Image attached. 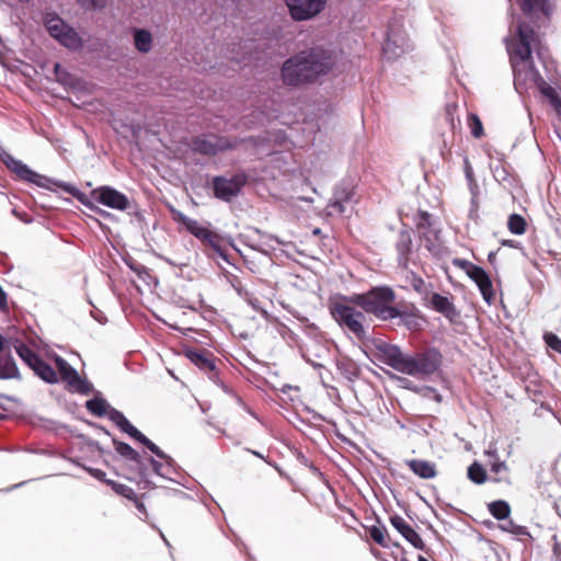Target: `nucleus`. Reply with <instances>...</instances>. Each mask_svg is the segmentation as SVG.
<instances>
[{
	"label": "nucleus",
	"instance_id": "14",
	"mask_svg": "<svg viewBox=\"0 0 561 561\" xmlns=\"http://www.w3.org/2000/svg\"><path fill=\"white\" fill-rule=\"evenodd\" d=\"M55 363L62 380H65L72 390L83 394H88L92 390V385L82 379L66 359L56 356Z\"/></svg>",
	"mask_w": 561,
	"mask_h": 561
},
{
	"label": "nucleus",
	"instance_id": "34",
	"mask_svg": "<svg viewBox=\"0 0 561 561\" xmlns=\"http://www.w3.org/2000/svg\"><path fill=\"white\" fill-rule=\"evenodd\" d=\"M468 126L474 138H481L484 135L482 122L477 114L471 113L468 115Z\"/></svg>",
	"mask_w": 561,
	"mask_h": 561
},
{
	"label": "nucleus",
	"instance_id": "6",
	"mask_svg": "<svg viewBox=\"0 0 561 561\" xmlns=\"http://www.w3.org/2000/svg\"><path fill=\"white\" fill-rule=\"evenodd\" d=\"M394 297L391 288L377 287L366 294L354 296L352 301L380 320H391L396 319L399 314V309L391 306Z\"/></svg>",
	"mask_w": 561,
	"mask_h": 561
},
{
	"label": "nucleus",
	"instance_id": "46",
	"mask_svg": "<svg viewBox=\"0 0 561 561\" xmlns=\"http://www.w3.org/2000/svg\"><path fill=\"white\" fill-rule=\"evenodd\" d=\"M397 379L400 381L401 386L407 388V389H412L414 391H417L416 388H413L412 387V381L407 379V378H403V377H397Z\"/></svg>",
	"mask_w": 561,
	"mask_h": 561
},
{
	"label": "nucleus",
	"instance_id": "39",
	"mask_svg": "<svg viewBox=\"0 0 561 561\" xmlns=\"http://www.w3.org/2000/svg\"><path fill=\"white\" fill-rule=\"evenodd\" d=\"M519 1H520L522 10L525 13H529L535 8L539 7L541 3V0H519Z\"/></svg>",
	"mask_w": 561,
	"mask_h": 561
},
{
	"label": "nucleus",
	"instance_id": "1",
	"mask_svg": "<svg viewBox=\"0 0 561 561\" xmlns=\"http://www.w3.org/2000/svg\"><path fill=\"white\" fill-rule=\"evenodd\" d=\"M511 33L516 34L517 39L507 37L505 42L514 71V85L516 90L520 93L523 90L537 87L561 116V99L533 66L531 49L537 48L538 56H542L541 47L537 44L538 38L535 31L522 22H517L514 26V21H512Z\"/></svg>",
	"mask_w": 561,
	"mask_h": 561
},
{
	"label": "nucleus",
	"instance_id": "43",
	"mask_svg": "<svg viewBox=\"0 0 561 561\" xmlns=\"http://www.w3.org/2000/svg\"><path fill=\"white\" fill-rule=\"evenodd\" d=\"M87 470L95 479H98L100 481H104V482L107 483V480H105V472L104 471H102L100 469H93V468H88Z\"/></svg>",
	"mask_w": 561,
	"mask_h": 561
},
{
	"label": "nucleus",
	"instance_id": "15",
	"mask_svg": "<svg viewBox=\"0 0 561 561\" xmlns=\"http://www.w3.org/2000/svg\"><path fill=\"white\" fill-rule=\"evenodd\" d=\"M244 181L241 176H232V178H216L214 179L213 186L215 191L216 197L222 201H230L232 197L237 196L240 192Z\"/></svg>",
	"mask_w": 561,
	"mask_h": 561
},
{
	"label": "nucleus",
	"instance_id": "3",
	"mask_svg": "<svg viewBox=\"0 0 561 561\" xmlns=\"http://www.w3.org/2000/svg\"><path fill=\"white\" fill-rule=\"evenodd\" d=\"M333 65L334 56L330 50L313 47L286 60L282 68V77L286 84L298 85L328 73Z\"/></svg>",
	"mask_w": 561,
	"mask_h": 561
},
{
	"label": "nucleus",
	"instance_id": "30",
	"mask_svg": "<svg viewBox=\"0 0 561 561\" xmlns=\"http://www.w3.org/2000/svg\"><path fill=\"white\" fill-rule=\"evenodd\" d=\"M468 478L476 484H482L486 481V472L479 462H473L468 468Z\"/></svg>",
	"mask_w": 561,
	"mask_h": 561
},
{
	"label": "nucleus",
	"instance_id": "11",
	"mask_svg": "<svg viewBox=\"0 0 561 561\" xmlns=\"http://www.w3.org/2000/svg\"><path fill=\"white\" fill-rule=\"evenodd\" d=\"M94 201L116 210L130 208V201L126 195L110 186H100L91 192Z\"/></svg>",
	"mask_w": 561,
	"mask_h": 561
},
{
	"label": "nucleus",
	"instance_id": "36",
	"mask_svg": "<svg viewBox=\"0 0 561 561\" xmlns=\"http://www.w3.org/2000/svg\"><path fill=\"white\" fill-rule=\"evenodd\" d=\"M369 535L371 537V539L382 546V547H386L387 543H386V529L383 527H378V526H373L370 529H369Z\"/></svg>",
	"mask_w": 561,
	"mask_h": 561
},
{
	"label": "nucleus",
	"instance_id": "48",
	"mask_svg": "<svg viewBox=\"0 0 561 561\" xmlns=\"http://www.w3.org/2000/svg\"><path fill=\"white\" fill-rule=\"evenodd\" d=\"M424 286V280L420 277H414L413 279V287L415 290L421 291Z\"/></svg>",
	"mask_w": 561,
	"mask_h": 561
},
{
	"label": "nucleus",
	"instance_id": "33",
	"mask_svg": "<svg viewBox=\"0 0 561 561\" xmlns=\"http://www.w3.org/2000/svg\"><path fill=\"white\" fill-rule=\"evenodd\" d=\"M133 438L144 444L150 451H152L160 459H167L169 457L154 443L148 439L141 432L138 431V434H134Z\"/></svg>",
	"mask_w": 561,
	"mask_h": 561
},
{
	"label": "nucleus",
	"instance_id": "42",
	"mask_svg": "<svg viewBox=\"0 0 561 561\" xmlns=\"http://www.w3.org/2000/svg\"><path fill=\"white\" fill-rule=\"evenodd\" d=\"M485 273V271L477 265H473L471 270L468 271L467 275L476 282L479 277H481Z\"/></svg>",
	"mask_w": 561,
	"mask_h": 561
},
{
	"label": "nucleus",
	"instance_id": "40",
	"mask_svg": "<svg viewBox=\"0 0 561 561\" xmlns=\"http://www.w3.org/2000/svg\"><path fill=\"white\" fill-rule=\"evenodd\" d=\"M453 265L465 271L467 274L468 271L471 270L474 264L467 260L456 257L453 260Z\"/></svg>",
	"mask_w": 561,
	"mask_h": 561
},
{
	"label": "nucleus",
	"instance_id": "55",
	"mask_svg": "<svg viewBox=\"0 0 561 561\" xmlns=\"http://www.w3.org/2000/svg\"><path fill=\"white\" fill-rule=\"evenodd\" d=\"M495 255H496L495 252H490L489 253V261L493 262V260L495 259Z\"/></svg>",
	"mask_w": 561,
	"mask_h": 561
},
{
	"label": "nucleus",
	"instance_id": "56",
	"mask_svg": "<svg viewBox=\"0 0 561 561\" xmlns=\"http://www.w3.org/2000/svg\"><path fill=\"white\" fill-rule=\"evenodd\" d=\"M417 561H427L424 557L419 556Z\"/></svg>",
	"mask_w": 561,
	"mask_h": 561
},
{
	"label": "nucleus",
	"instance_id": "54",
	"mask_svg": "<svg viewBox=\"0 0 561 561\" xmlns=\"http://www.w3.org/2000/svg\"><path fill=\"white\" fill-rule=\"evenodd\" d=\"M427 391L430 392H433L434 393V398L437 400V401H440V396L438 393H436V391L432 388H427L426 389Z\"/></svg>",
	"mask_w": 561,
	"mask_h": 561
},
{
	"label": "nucleus",
	"instance_id": "47",
	"mask_svg": "<svg viewBox=\"0 0 561 561\" xmlns=\"http://www.w3.org/2000/svg\"><path fill=\"white\" fill-rule=\"evenodd\" d=\"M397 379L400 381L401 386L407 388V389H412L414 391H417L416 388H413L412 387V381L407 379V378H403V377H397Z\"/></svg>",
	"mask_w": 561,
	"mask_h": 561
},
{
	"label": "nucleus",
	"instance_id": "57",
	"mask_svg": "<svg viewBox=\"0 0 561 561\" xmlns=\"http://www.w3.org/2000/svg\"><path fill=\"white\" fill-rule=\"evenodd\" d=\"M100 214L103 215V216L104 215H108V213H106L105 210H100Z\"/></svg>",
	"mask_w": 561,
	"mask_h": 561
},
{
	"label": "nucleus",
	"instance_id": "29",
	"mask_svg": "<svg viewBox=\"0 0 561 561\" xmlns=\"http://www.w3.org/2000/svg\"><path fill=\"white\" fill-rule=\"evenodd\" d=\"M526 225L525 218L520 215L512 214L508 217L507 227L514 234H523L526 231Z\"/></svg>",
	"mask_w": 561,
	"mask_h": 561
},
{
	"label": "nucleus",
	"instance_id": "60",
	"mask_svg": "<svg viewBox=\"0 0 561 561\" xmlns=\"http://www.w3.org/2000/svg\"><path fill=\"white\" fill-rule=\"evenodd\" d=\"M161 538L163 541H167V538L164 537V535H161Z\"/></svg>",
	"mask_w": 561,
	"mask_h": 561
},
{
	"label": "nucleus",
	"instance_id": "18",
	"mask_svg": "<svg viewBox=\"0 0 561 561\" xmlns=\"http://www.w3.org/2000/svg\"><path fill=\"white\" fill-rule=\"evenodd\" d=\"M353 199V191L345 187L340 186L335 190L333 195V201L329 204V214L330 215H342L347 211L348 206L351 205Z\"/></svg>",
	"mask_w": 561,
	"mask_h": 561
},
{
	"label": "nucleus",
	"instance_id": "51",
	"mask_svg": "<svg viewBox=\"0 0 561 561\" xmlns=\"http://www.w3.org/2000/svg\"><path fill=\"white\" fill-rule=\"evenodd\" d=\"M502 244L506 245V247L515 248L516 247V241H514V240H503Z\"/></svg>",
	"mask_w": 561,
	"mask_h": 561
},
{
	"label": "nucleus",
	"instance_id": "24",
	"mask_svg": "<svg viewBox=\"0 0 561 561\" xmlns=\"http://www.w3.org/2000/svg\"><path fill=\"white\" fill-rule=\"evenodd\" d=\"M412 239L410 233L401 232L397 242V250L399 253V264L403 267L408 265V256L411 251Z\"/></svg>",
	"mask_w": 561,
	"mask_h": 561
},
{
	"label": "nucleus",
	"instance_id": "53",
	"mask_svg": "<svg viewBox=\"0 0 561 561\" xmlns=\"http://www.w3.org/2000/svg\"><path fill=\"white\" fill-rule=\"evenodd\" d=\"M1 297H2V313L5 311V294L4 291L2 290V294H1Z\"/></svg>",
	"mask_w": 561,
	"mask_h": 561
},
{
	"label": "nucleus",
	"instance_id": "58",
	"mask_svg": "<svg viewBox=\"0 0 561 561\" xmlns=\"http://www.w3.org/2000/svg\"><path fill=\"white\" fill-rule=\"evenodd\" d=\"M138 508L141 511L144 508V504H139Z\"/></svg>",
	"mask_w": 561,
	"mask_h": 561
},
{
	"label": "nucleus",
	"instance_id": "37",
	"mask_svg": "<svg viewBox=\"0 0 561 561\" xmlns=\"http://www.w3.org/2000/svg\"><path fill=\"white\" fill-rule=\"evenodd\" d=\"M397 318H399L400 322L409 329H416L419 327V319L411 313L399 310Z\"/></svg>",
	"mask_w": 561,
	"mask_h": 561
},
{
	"label": "nucleus",
	"instance_id": "31",
	"mask_svg": "<svg viewBox=\"0 0 561 561\" xmlns=\"http://www.w3.org/2000/svg\"><path fill=\"white\" fill-rule=\"evenodd\" d=\"M491 471L497 476L495 481H507L508 480V467L504 461H501L500 458H496L493 461H490Z\"/></svg>",
	"mask_w": 561,
	"mask_h": 561
},
{
	"label": "nucleus",
	"instance_id": "32",
	"mask_svg": "<svg viewBox=\"0 0 561 561\" xmlns=\"http://www.w3.org/2000/svg\"><path fill=\"white\" fill-rule=\"evenodd\" d=\"M114 445H115L116 451L121 456H123V457H125V458H127L129 460H133V461H135L137 463L140 462L139 461V454L134 448H131L128 444L114 440Z\"/></svg>",
	"mask_w": 561,
	"mask_h": 561
},
{
	"label": "nucleus",
	"instance_id": "9",
	"mask_svg": "<svg viewBox=\"0 0 561 561\" xmlns=\"http://www.w3.org/2000/svg\"><path fill=\"white\" fill-rule=\"evenodd\" d=\"M410 43L400 25L393 23L389 26L382 51L388 59H396L410 49Z\"/></svg>",
	"mask_w": 561,
	"mask_h": 561
},
{
	"label": "nucleus",
	"instance_id": "4",
	"mask_svg": "<svg viewBox=\"0 0 561 561\" xmlns=\"http://www.w3.org/2000/svg\"><path fill=\"white\" fill-rule=\"evenodd\" d=\"M11 347L39 378L50 383L57 381V374L54 368L23 343L14 325L9 327L5 335H2V353L5 350H11Z\"/></svg>",
	"mask_w": 561,
	"mask_h": 561
},
{
	"label": "nucleus",
	"instance_id": "23",
	"mask_svg": "<svg viewBox=\"0 0 561 561\" xmlns=\"http://www.w3.org/2000/svg\"><path fill=\"white\" fill-rule=\"evenodd\" d=\"M134 44L138 51L148 53L152 47V35L144 28L133 30Z\"/></svg>",
	"mask_w": 561,
	"mask_h": 561
},
{
	"label": "nucleus",
	"instance_id": "12",
	"mask_svg": "<svg viewBox=\"0 0 561 561\" xmlns=\"http://www.w3.org/2000/svg\"><path fill=\"white\" fill-rule=\"evenodd\" d=\"M175 219L181 222L185 228L197 239L211 248H217L219 244V237L216 232L211 231L208 225H203L195 219L188 218L182 213H178Z\"/></svg>",
	"mask_w": 561,
	"mask_h": 561
},
{
	"label": "nucleus",
	"instance_id": "62",
	"mask_svg": "<svg viewBox=\"0 0 561 561\" xmlns=\"http://www.w3.org/2000/svg\"><path fill=\"white\" fill-rule=\"evenodd\" d=\"M20 1H21V2H23V3H26V2H28L30 0H20Z\"/></svg>",
	"mask_w": 561,
	"mask_h": 561
},
{
	"label": "nucleus",
	"instance_id": "27",
	"mask_svg": "<svg viewBox=\"0 0 561 561\" xmlns=\"http://www.w3.org/2000/svg\"><path fill=\"white\" fill-rule=\"evenodd\" d=\"M479 287L483 299L490 304L493 299L492 282L486 273H483L481 277L474 282Z\"/></svg>",
	"mask_w": 561,
	"mask_h": 561
},
{
	"label": "nucleus",
	"instance_id": "50",
	"mask_svg": "<svg viewBox=\"0 0 561 561\" xmlns=\"http://www.w3.org/2000/svg\"><path fill=\"white\" fill-rule=\"evenodd\" d=\"M472 175H473L472 169H471L468 160H466V176L468 180L472 181Z\"/></svg>",
	"mask_w": 561,
	"mask_h": 561
},
{
	"label": "nucleus",
	"instance_id": "13",
	"mask_svg": "<svg viewBox=\"0 0 561 561\" xmlns=\"http://www.w3.org/2000/svg\"><path fill=\"white\" fill-rule=\"evenodd\" d=\"M286 4L294 20L305 21L320 13L325 0H286Z\"/></svg>",
	"mask_w": 561,
	"mask_h": 561
},
{
	"label": "nucleus",
	"instance_id": "10",
	"mask_svg": "<svg viewBox=\"0 0 561 561\" xmlns=\"http://www.w3.org/2000/svg\"><path fill=\"white\" fill-rule=\"evenodd\" d=\"M432 216L426 211H420L416 227L424 247L433 254L437 255L440 250L439 230L434 227Z\"/></svg>",
	"mask_w": 561,
	"mask_h": 561
},
{
	"label": "nucleus",
	"instance_id": "17",
	"mask_svg": "<svg viewBox=\"0 0 561 561\" xmlns=\"http://www.w3.org/2000/svg\"><path fill=\"white\" fill-rule=\"evenodd\" d=\"M390 523L414 548L419 550H423L425 548L420 535L401 516H391Z\"/></svg>",
	"mask_w": 561,
	"mask_h": 561
},
{
	"label": "nucleus",
	"instance_id": "16",
	"mask_svg": "<svg viewBox=\"0 0 561 561\" xmlns=\"http://www.w3.org/2000/svg\"><path fill=\"white\" fill-rule=\"evenodd\" d=\"M192 147L195 151L204 154H216L218 151L231 147L230 142L216 135H209L204 138H196L193 140Z\"/></svg>",
	"mask_w": 561,
	"mask_h": 561
},
{
	"label": "nucleus",
	"instance_id": "61",
	"mask_svg": "<svg viewBox=\"0 0 561 561\" xmlns=\"http://www.w3.org/2000/svg\"><path fill=\"white\" fill-rule=\"evenodd\" d=\"M161 538L163 541H167V538L164 537V535H161Z\"/></svg>",
	"mask_w": 561,
	"mask_h": 561
},
{
	"label": "nucleus",
	"instance_id": "5",
	"mask_svg": "<svg viewBox=\"0 0 561 561\" xmlns=\"http://www.w3.org/2000/svg\"><path fill=\"white\" fill-rule=\"evenodd\" d=\"M2 163L5 164L8 170L14 175L15 179L34 183L39 187H47L49 188L50 184H54L65 192L69 193L71 196L76 197L78 201H80L84 205H89L87 202V196L80 192L79 188L76 186L65 183V182H57L48 179L47 176H44L42 174L36 173L35 171L31 170L25 163H23L20 160H16L12 156H10L7 152L2 151Z\"/></svg>",
	"mask_w": 561,
	"mask_h": 561
},
{
	"label": "nucleus",
	"instance_id": "20",
	"mask_svg": "<svg viewBox=\"0 0 561 561\" xmlns=\"http://www.w3.org/2000/svg\"><path fill=\"white\" fill-rule=\"evenodd\" d=\"M407 465L421 479H433L437 474L435 465L427 460L411 459Z\"/></svg>",
	"mask_w": 561,
	"mask_h": 561
},
{
	"label": "nucleus",
	"instance_id": "19",
	"mask_svg": "<svg viewBox=\"0 0 561 561\" xmlns=\"http://www.w3.org/2000/svg\"><path fill=\"white\" fill-rule=\"evenodd\" d=\"M186 357L196 365L199 369L205 371H214L215 363L210 352L208 351H193L187 350L185 353Z\"/></svg>",
	"mask_w": 561,
	"mask_h": 561
},
{
	"label": "nucleus",
	"instance_id": "44",
	"mask_svg": "<svg viewBox=\"0 0 561 561\" xmlns=\"http://www.w3.org/2000/svg\"><path fill=\"white\" fill-rule=\"evenodd\" d=\"M108 484H112L113 485V489L118 492V493H122L124 495H127V492H131V490L129 488H127L126 485L124 484H117L113 481H107Z\"/></svg>",
	"mask_w": 561,
	"mask_h": 561
},
{
	"label": "nucleus",
	"instance_id": "52",
	"mask_svg": "<svg viewBox=\"0 0 561 561\" xmlns=\"http://www.w3.org/2000/svg\"><path fill=\"white\" fill-rule=\"evenodd\" d=\"M513 526H514L513 522L510 520L506 525L502 526V529L510 531L511 527H513Z\"/></svg>",
	"mask_w": 561,
	"mask_h": 561
},
{
	"label": "nucleus",
	"instance_id": "7",
	"mask_svg": "<svg viewBox=\"0 0 561 561\" xmlns=\"http://www.w3.org/2000/svg\"><path fill=\"white\" fill-rule=\"evenodd\" d=\"M331 313L342 328L353 333L357 339L363 340L367 336L364 313L345 299L334 302Z\"/></svg>",
	"mask_w": 561,
	"mask_h": 561
},
{
	"label": "nucleus",
	"instance_id": "28",
	"mask_svg": "<svg viewBox=\"0 0 561 561\" xmlns=\"http://www.w3.org/2000/svg\"><path fill=\"white\" fill-rule=\"evenodd\" d=\"M110 408L111 405L104 399L101 398H94L87 402V409L92 414H95L98 416L106 415Z\"/></svg>",
	"mask_w": 561,
	"mask_h": 561
},
{
	"label": "nucleus",
	"instance_id": "2",
	"mask_svg": "<svg viewBox=\"0 0 561 561\" xmlns=\"http://www.w3.org/2000/svg\"><path fill=\"white\" fill-rule=\"evenodd\" d=\"M376 355L383 364L394 370L419 379H426L442 365V354L435 348L410 355L403 353L398 345L390 344L382 340L374 342Z\"/></svg>",
	"mask_w": 561,
	"mask_h": 561
},
{
	"label": "nucleus",
	"instance_id": "26",
	"mask_svg": "<svg viewBox=\"0 0 561 561\" xmlns=\"http://www.w3.org/2000/svg\"><path fill=\"white\" fill-rule=\"evenodd\" d=\"M488 507L492 516L499 520L506 519L511 514L508 503L502 500L491 502Z\"/></svg>",
	"mask_w": 561,
	"mask_h": 561
},
{
	"label": "nucleus",
	"instance_id": "25",
	"mask_svg": "<svg viewBox=\"0 0 561 561\" xmlns=\"http://www.w3.org/2000/svg\"><path fill=\"white\" fill-rule=\"evenodd\" d=\"M164 462H160L154 460L153 458H149V462L152 467V470L162 478H169L170 474L174 471L173 459L168 457L163 459Z\"/></svg>",
	"mask_w": 561,
	"mask_h": 561
},
{
	"label": "nucleus",
	"instance_id": "35",
	"mask_svg": "<svg viewBox=\"0 0 561 561\" xmlns=\"http://www.w3.org/2000/svg\"><path fill=\"white\" fill-rule=\"evenodd\" d=\"M19 370L14 362L11 359L2 360V379L4 378H18Z\"/></svg>",
	"mask_w": 561,
	"mask_h": 561
},
{
	"label": "nucleus",
	"instance_id": "49",
	"mask_svg": "<svg viewBox=\"0 0 561 561\" xmlns=\"http://www.w3.org/2000/svg\"><path fill=\"white\" fill-rule=\"evenodd\" d=\"M485 455L492 459L491 461H493V460H495L496 458H499V456H497V451H496V449H495V448H493V447H490L488 450H485Z\"/></svg>",
	"mask_w": 561,
	"mask_h": 561
},
{
	"label": "nucleus",
	"instance_id": "41",
	"mask_svg": "<svg viewBox=\"0 0 561 561\" xmlns=\"http://www.w3.org/2000/svg\"><path fill=\"white\" fill-rule=\"evenodd\" d=\"M236 289H237L238 294H239L241 297H243V298H244V299H245L250 305H252V306H253V308H254V309H259V307H257V305H256L257 300H256V299H252V298L250 297V294H249L247 290H244V289H243L242 287H240V286H236Z\"/></svg>",
	"mask_w": 561,
	"mask_h": 561
},
{
	"label": "nucleus",
	"instance_id": "8",
	"mask_svg": "<svg viewBox=\"0 0 561 561\" xmlns=\"http://www.w3.org/2000/svg\"><path fill=\"white\" fill-rule=\"evenodd\" d=\"M43 21L49 35L61 45L70 49H79L81 47L82 41L77 32L68 26L56 13H46Z\"/></svg>",
	"mask_w": 561,
	"mask_h": 561
},
{
	"label": "nucleus",
	"instance_id": "22",
	"mask_svg": "<svg viewBox=\"0 0 561 561\" xmlns=\"http://www.w3.org/2000/svg\"><path fill=\"white\" fill-rule=\"evenodd\" d=\"M106 415L113 423H115L124 433H127L130 437H133L134 434H138V430L128 422L122 412L117 411L116 409L111 407Z\"/></svg>",
	"mask_w": 561,
	"mask_h": 561
},
{
	"label": "nucleus",
	"instance_id": "45",
	"mask_svg": "<svg viewBox=\"0 0 561 561\" xmlns=\"http://www.w3.org/2000/svg\"><path fill=\"white\" fill-rule=\"evenodd\" d=\"M455 108H456L455 105H447V107H446L447 119L449 121L453 128H455V122H454Z\"/></svg>",
	"mask_w": 561,
	"mask_h": 561
},
{
	"label": "nucleus",
	"instance_id": "59",
	"mask_svg": "<svg viewBox=\"0 0 561 561\" xmlns=\"http://www.w3.org/2000/svg\"><path fill=\"white\" fill-rule=\"evenodd\" d=\"M161 538L163 541H167V538L164 537V535H161Z\"/></svg>",
	"mask_w": 561,
	"mask_h": 561
},
{
	"label": "nucleus",
	"instance_id": "21",
	"mask_svg": "<svg viewBox=\"0 0 561 561\" xmlns=\"http://www.w3.org/2000/svg\"><path fill=\"white\" fill-rule=\"evenodd\" d=\"M430 304L437 312L447 318H453L457 314L454 304L446 296L433 294L430 298Z\"/></svg>",
	"mask_w": 561,
	"mask_h": 561
},
{
	"label": "nucleus",
	"instance_id": "38",
	"mask_svg": "<svg viewBox=\"0 0 561 561\" xmlns=\"http://www.w3.org/2000/svg\"><path fill=\"white\" fill-rule=\"evenodd\" d=\"M543 339L551 350L561 354V339H559L554 333L551 332L546 333Z\"/></svg>",
	"mask_w": 561,
	"mask_h": 561
}]
</instances>
